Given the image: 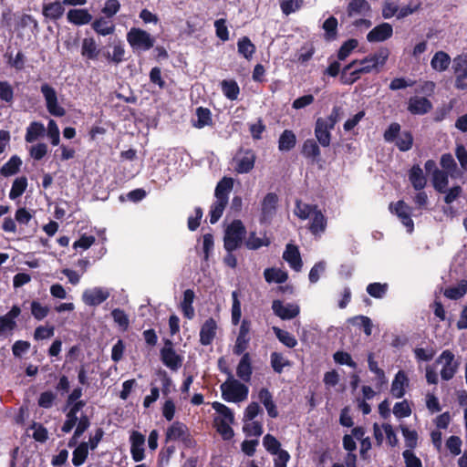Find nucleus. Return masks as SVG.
I'll use <instances>...</instances> for the list:
<instances>
[{
  "label": "nucleus",
  "instance_id": "obj_1",
  "mask_svg": "<svg viewBox=\"0 0 467 467\" xmlns=\"http://www.w3.org/2000/svg\"><path fill=\"white\" fill-rule=\"evenodd\" d=\"M221 371L228 374V379L220 386L222 398L227 402H241L247 399L249 389L246 385L234 379L232 372L227 368Z\"/></svg>",
  "mask_w": 467,
  "mask_h": 467
},
{
  "label": "nucleus",
  "instance_id": "obj_2",
  "mask_svg": "<svg viewBox=\"0 0 467 467\" xmlns=\"http://www.w3.org/2000/svg\"><path fill=\"white\" fill-rule=\"evenodd\" d=\"M246 235V228L243 222L234 219L225 229L223 247L226 252H234L240 248Z\"/></svg>",
  "mask_w": 467,
  "mask_h": 467
},
{
  "label": "nucleus",
  "instance_id": "obj_3",
  "mask_svg": "<svg viewBox=\"0 0 467 467\" xmlns=\"http://www.w3.org/2000/svg\"><path fill=\"white\" fill-rule=\"evenodd\" d=\"M126 37L134 53L145 52L154 47V37L147 31L139 27L130 28Z\"/></svg>",
  "mask_w": 467,
  "mask_h": 467
},
{
  "label": "nucleus",
  "instance_id": "obj_4",
  "mask_svg": "<svg viewBox=\"0 0 467 467\" xmlns=\"http://www.w3.org/2000/svg\"><path fill=\"white\" fill-rule=\"evenodd\" d=\"M255 160L254 150L241 148L233 159L235 163L234 171L240 174L250 172L254 167Z\"/></svg>",
  "mask_w": 467,
  "mask_h": 467
},
{
  "label": "nucleus",
  "instance_id": "obj_5",
  "mask_svg": "<svg viewBox=\"0 0 467 467\" xmlns=\"http://www.w3.org/2000/svg\"><path fill=\"white\" fill-rule=\"evenodd\" d=\"M162 364L173 371H177L182 365L183 358L176 353L170 339H164V347L160 350Z\"/></svg>",
  "mask_w": 467,
  "mask_h": 467
},
{
  "label": "nucleus",
  "instance_id": "obj_6",
  "mask_svg": "<svg viewBox=\"0 0 467 467\" xmlns=\"http://www.w3.org/2000/svg\"><path fill=\"white\" fill-rule=\"evenodd\" d=\"M389 210L391 213L397 215L401 223L407 228L408 233L414 231V223L411 219L412 208L409 206L403 200L396 202H390Z\"/></svg>",
  "mask_w": 467,
  "mask_h": 467
},
{
  "label": "nucleus",
  "instance_id": "obj_7",
  "mask_svg": "<svg viewBox=\"0 0 467 467\" xmlns=\"http://www.w3.org/2000/svg\"><path fill=\"white\" fill-rule=\"evenodd\" d=\"M279 198L275 192H268L261 202L260 223H270L276 214Z\"/></svg>",
  "mask_w": 467,
  "mask_h": 467
},
{
  "label": "nucleus",
  "instance_id": "obj_8",
  "mask_svg": "<svg viewBox=\"0 0 467 467\" xmlns=\"http://www.w3.org/2000/svg\"><path fill=\"white\" fill-rule=\"evenodd\" d=\"M41 93L46 100V107L47 111L55 117H63L66 110L63 107L58 105L57 91L47 83H44L40 88Z\"/></svg>",
  "mask_w": 467,
  "mask_h": 467
},
{
  "label": "nucleus",
  "instance_id": "obj_9",
  "mask_svg": "<svg viewBox=\"0 0 467 467\" xmlns=\"http://www.w3.org/2000/svg\"><path fill=\"white\" fill-rule=\"evenodd\" d=\"M436 362L443 364L441 370V377L445 381L454 377L460 365V363L455 360L454 354L449 349L443 350Z\"/></svg>",
  "mask_w": 467,
  "mask_h": 467
},
{
  "label": "nucleus",
  "instance_id": "obj_10",
  "mask_svg": "<svg viewBox=\"0 0 467 467\" xmlns=\"http://www.w3.org/2000/svg\"><path fill=\"white\" fill-rule=\"evenodd\" d=\"M389 57V50L387 48H381L378 52L370 54L358 60V64L360 66L358 68H365L368 71L363 74L370 73L373 70L379 71V67L385 65Z\"/></svg>",
  "mask_w": 467,
  "mask_h": 467
},
{
  "label": "nucleus",
  "instance_id": "obj_11",
  "mask_svg": "<svg viewBox=\"0 0 467 467\" xmlns=\"http://www.w3.org/2000/svg\"><path fill=\"white\" fill-rule=\"evenodd\" d=\"M452 69L455 75L454 87L457 89H467V54L454 57Z\"/></svg>",
  "mask_w": 467,
  "mask_h": 467
},
{
  "label": "nucleus",
  "instance_id": "obj_12",
  "mask_svg": "<svg viewBox=\"0 0 467 467\" xmlns=\"http://www.w3.org/2000/svg\"><path fill=\"white\" fill-rule=\"evenodd\" d=\"M108 47L112 48V52L109 50H103L102 57L107 60L109 64L119 65L126 60L125 58V45L119 38L109 40Z\"/></svg>",
  "mask_w": 467,
  "mask_h": 467
},
{
  "label": "nucleus",
  "instance_id": "obj_13",
  "mask_svg": "<svg viewBox=\"0 0 467 467\" xmlns=\"http://www.w3.org/2000/svg\"><path fill=\"white\" fill-rule=\"evenodd\" d=\"M251 330V321L244 318L241 322L239 332L235 340V344L233 348V352L236 356H240L245 353L248 348L251 337L249 336Z\"/></svg>",
  "mask_w": 467,
  "mask_h": 467
},
{
  "label": "nucleus",
  "instance_id": "obj_14",
  "mask_svg": "<svg viewBox=\"0 0 467 467\" xmlns=\"http://www.w3.org/2000/svg\"><path fill=\"white\" fill-rule=\"evenodd\" d=\"M331 125L324 120V118H317L315 123L314 133L318 143L326 148L331 143L332 134L331 131L334 130Z\"/></svg>",
  "mask_w": 467,
  "mask_h": 467
},
{
  "label": "nucleus",
  "instance_id": "obj_15",
  "mask_svg": "<svg viewBox=\"0 0 467 467\" xmlns=\"http://www.w3.org/2000/svg\"><path fill=\"white\" fill-rule=\"evenodd\" d=\"M272 309L275 316L283 320H290L296 317L300 313L299 306L296 304L284 305L280 300H274Z\"/></svg>",
  "mask_w": 467,
  "mask_h": 467
},
{
  "label": "nucleus",
  "instance_id": "obj_16",
  "mask_svg": "<svg viewBox=\"0 0 467 467\" xmlns=\"http://www.w3.org/2000/svg\"><path fill=\"white\" fill-rule=\"evenodd\" d=\"M130 453L134 462H141L144 457L145 436L140 431H133L130 437Z\"/></svg>",
  "mask_w": 467,
  "mask_h": 467
},
{
  "label": "nucleus",
  "instance_id": "obj_17",
  "mask_svg": "<svg viewBox=\"0 0 467 467\" xmlns=\"http://www.w3.org/2000/svg\"><path fill=\"white\" fill-rule=\"evenodd\" d=\"M109 297V292L101 287L87 289L82 295L83 302L89 306H97Z\"/></svg>",
  "mask_w": 467,
  "mask_h": 467
},
{
  "label": "nucleus",
  "instance_id": "obj_18",
  "mask_svg": "<svg viewBox=\"0 0 467 467\" xmlns=\"http://www.w3.org/2000/svg\"><path fill=\"white\" fill-rule=\"evenodd\" d=\"M392 35V26L389 23H381L368 33L367 40L370 43L383 42L390 38Z\"/></svg>",
  "mask_w": 467,
  "mask_h": 467
},
{
  "label": "nucleus",
  "instance_id": "obj_19",
  "mask_svg": "<svg viewBox=\"0 0 467 467\" xmlns=\"http://www.w3.org/2000/svg\"><path fill=\"white\" fill-rule=\"evenodd\" d=\"M432 103L425 97H410L408 102V110L413 115H424L431 111Z\"/></svg>",
  "mask_w": 467,
  "mask_h": 467
},
{
  "label": "nucleus",
  "instance_id": "obj_20",
  "mask_svg": "<svg viewBox=\"0 0 467 467\" xmlns=\"http://www.w3.org/2000/svg\"><path fill=\"white\" fill-rule=\"evenodd\" d=\"M358 59H355L346 65L340 75V82L343 85H352L356 81H358L360 78V75L363 74V72L368 71L365 68H356L353 71L348 73L350 69H352L356 65H358Z\"/></svg>",
  "mask_w": 467,
  "mask_h": 467
},
{
  "label": "nucleus",
  "instance_id": "obj_21",
  "mask_svg": "<svg viewBox=\"0 0 467 467\" xmlns=\"http://www.w3.org/2000/svg\"><path fill=\"white\" fill-rule=\"evenodd\" d=\"M216 321L213 317L206 319L200 329V343L202 346L211 345L216 336Z\"/></svg>",
  "mask_w": 467,
  "mask_h": 467
},
{
  "label": "nucleus",
  "instance_id": "obj_22",
  "mask_svg": "<svg viewBox=\"0 0 467 467\" xmlns=\"http://www.w3.org/2000/svg\"><path fill=\"white\" fill-rule=\"evenodd\" d=\"M283 258L295 271L298 272L302 269L303 262L301 259L299 249L296 245L288 244L283 254Z\"/></svg>",
  "mask_w": 467,
  "mask_h": 467
},
{
  "label": "nucleus",
  "instance_id": "obj_23",
  "mask_svg": "<svg viewBox=\"0 0 467 467\" xmlns=\"http://www.w3.org/2000/svg\"><path fill=\"white\" fill-rule=\"evenodd\" d=\"M195 299V293L192 289H186L183 292L182 299L180 303V309L183 317L189 320L193 319L195 317V310L193 302Z\"/></svg>",
  "mask_w": 467,
  "mask_h": 467
},
{
  "label": "nucleus",
  "instance_id": "obj_24",
  "mask_svg": "<svg viewBox=\"0 0 467 467\" xmlns=\"http://www.w3.org/2000/svg\"><path fill=\"white\" fill-rule=\"evenodd\" d=\"M234 187V179L231 177H223L217 182L214 190L216 201H222L228 203L229 194Z\"/></svg>",
  "mask_w": 467,
  "mask_h": 467
},
{
  "label": "nucleus",
  "instance_id": "obj_25",
  "mask_svg": "<svg viewBox=\"0 0 467 467\" xmlns=\"http://www.w3.org/2000/svg\"><path fill=\"white\" fill-rule=\"evenodd\" d=\"M236 368L237 377L244 382H249L253 374L251 356L248 352L243 353Z\"/></svg>",
  "mask_w": 467,
  "mask_h": 467
},
{
  "label": "nucleus",
  "instance_id": "obj_26",
  "mask_svg": "<svg viewBox=\"0 0 467 467\" xmlns=\"http://www.w3.org/2000/svg\"><path fill=\"white\" fill-rule=\"evenodd\" d=\"M21 314V309L17 305H14L10 311L4 316H0V333L6 330H14L16 327V318Z\"/></svg>",
  "mask_w": 467,
  "mask_h": 467
},
{
  "label": "nucleus",
  "instance_id": "obj_27",
  "mask_svg": "<svg viewBox=\"0 0 467 467\" xmlns=\"http://www.w3.org/2000/svg\"><path fill=\"white\" fill-rule=\"evenodd\" d=\"M318 141L314 139L306 140L301 148V154L307 160H311L312 162L318 161L321 156V150L318 145Z\"/></svg>",
  "mask_w": 467,
  "mask_h": 467
},
{
  "label": "nucleus",
  "instance_id": "obj_28",
  "mask_svg": "<svg viewBox=\"0 0 467 467\" xmlns=\"http://www.w3.org/2000/svg\"><path fill=\"white\" fill-rule=\"evenodd\" d=\"M92 15L88 9H70L67 14V19L75 26H84L91 23Z\"/></svg>",
  "mask_w": 467,
  "mask_h": 467
},
{
  "label": "nucleus",
  "instance_id": "obj_29",
  "mask_svg": "<svg viewBox=\"0 0 467 467\" xmlns=\"http://www.w3.org/2000/svg\"><path fill=\"white\" fill-rule=\"evenodd\" d=\"M103 49L98 48L97 43L93 37H85L82 40L81 55L88 60H97L99 56L102 55Z\"/></svg>",
  "mask_w": 467,
  "mask_h": 467
},
{
  "label": "nucleus",
  "instance_id": "obj_30",
  "mask_svg": "<svg viewBox=\"0 0 467 467\" xmlns=\"http://www.w3.org/2000/svg\"><path fill=\"white\" fill-rule=\"evenodd\" d=\"M327 220L323 213L317 208L311 215L309 231L313 235H320L326 231Z\"/></svg>",
  "mask_w": 467,
  "mask_h": 467
},
{
  "label": "nucleus",
  "instance_id": "obj_31",
  "mask_svg": "<svg viewBox=\"0 0 467 467\" xmlns=\"http://www.w3.org/2000/svg\"><path fill=\"white\" fill-rule=\"evenodd\" d=\"M409 181L416 191L423 190L427 185V178L420 165H413L409 171Z\"/></svg>",
  "mask_w": 467,
  "mask_h": 467
},
{
  "label": "nucleus",
  "instance_id": "obj_32",
  "mask_svg": "<svg viewBox=\"0 0 467 467\" xmlns=\"http://www.w3.org/2000/svg\"><path fill=\"white\" fill-rule=\"evenodd\" d=\"M409 385V379L403 370H399L391 383V394L397 399L405 395V387Z\"/></svg>",
  "mask_w": 467,
  "mask_h": 467
},
{
  "label": "nucleus",
  "instance_id": "obj_33",
  "mask_svg": "<svg viewBox=\"0 0 467 467\" xmlns=\"http://www.w3.org/2000/svg\"><path fill=\"white\" fill-rule=\"evenodd\" d=\"M65 12L62 2L55 1L53 3L45 4L42 9V15L52 21L60 19Z\"/></svg>",
  "mask_w": 467,
  "mask_h": 467
},
{
  "label": "nucleus",
  "instance_id": "obj_34",
  "mask_svg": "<svg viewBox=\"0 0 467 467\" xmlns=\"http://www.w3.org/2000/svg\"><path fill=\"white\" fill-rule=\"evenodd\" d=\"M371 11V6L367 0H351L347 6V14L349 17L357 15L366 16Z\"/></svg>",
  "mask_w": 467,
  "mask_h": 467
},
{
  "label": "nucleus",
  "instance_id": "obj_35",
  "mask_svg": "<svg viewBox=\"0 0 467 467\" xmlns=\"http://www.w3.org/2000/svg\"><path fill=\"white\" fill-rule=\"evenodd\" d=\"M258 398L266 409L268 416L273 419L276 418L278 416V411L269 389L266 388H262L259 390Z\"/></svg>",
  "mask_w": 467,
  "mask_h": 467
},
{
  "label": "nucleus",
  "instance_id": "obj_36",
  "mask_svg": "<svg viewBox=\"0 0 467 467\" xmlns=\"http://www.w3.org/2000/svg\"><path fill=\"white\" fill-rule=\"evenodd\" d=\"M91 28L99 36H109L114 33L115 26L107 20L106 16H100L91 22Z\"/></svg>",
  "mask_w": 467,
  "mask_h": 467
},
{
  "label": "nucleus",
  "instance_id": "obj_37",
  "mask_svg": "<svg viewBox=\"0 0 467 467\" xmlns=\"http://www.w3.org/2000/svg\"><path fill=\"white\" fill-rule=\"evenodd\" d=\"M22 160L18 155H13L1 168L0 175L3 177H10L20 171Z\"/></svg>",
  "mask_w": 467,
  "mask_h": 467
},
{
  "label": "nucleus",
  "instance_id": "obj_38",
  "mask_svg": "<svg viewBox=\"0 0 467 467\" xmlns=\"http://www.w3.org/2000/svg\"><path fill=\"white\" fill-rule=\"evenodd\" d=\"M188 428L187 426L180 421L173 422L166 431V439L167 440H184L185 436H188Z\"/></svg>",
  "mask_w": 467,
  "mask_h": 467
},
{
  "label": "nucleus",
  "instance_id": "obj_39",
  "mask_svg": "<svg viewBox=\"0 0 467 467\" xmlns=\"http://www.w3.org/2000/svg\"><path fill=\"white\" fill-rule=\"evenodd\" d=\"M237 49L239 55L247 60H251L256 51L254 44L248 36H242L238 39Z\"/></svg>",
  "mask_w": 467,
  "mask_h": 467
},
{
  "label": "nucleus",
  "instance_id": "obj_40",
  "mask_svg": "<svg viewBox=\"0 0 467 467\" xmlns=\"http://www.w3.org/2000/svg\"><path fill=\"white\" fill-rule=\"evenodd\" d=\"M296 144V136L291 130H285L278 140V149L280 151H289Z\"/></svg>",
  "mask_w": 467,
  "mask_h": 467
},
{
  "label": "nucleus",
  "instance_id": "obj_41",
  "mask_svg": "<svg viewBox=\"0 0 467 467\" xmlns=\"http://www.w3.org/2000/svg\"><path fill=\"white\" fill-rule=\"evenodd\" d=\"M432 185L441 193H445L449 183V173L442 170H435L432 174Z\"/></svg>",
  "mask_w": 467,
  "mask_h": 467
},
{
  "label": "nucleus",
  "instance_id": "obj_42",
  "mask_svg": "<svg viewBox=\"0 0 467 467\" xmlns=\"http://www.w3.org/2000/svg\"><path fill=\"white\" fill-rule=\"evenodd\" d=\"M46 133V128L43 123L33 121L26 128L25 140L28 143H32L38 138L43 137Z\"/></svg>",
  "mask_w": 467,
  "mask_h": 467
},
{
  "label": "nucleus",
  "instance_id": "obj_43",
  "mask_svg": "<svg viewBox=\"0 0 467 467\" xmlns=\"http://www.w3.org/2000/svg\"><path fill=\"white\" fill-rule=\"evenodd\" d=\"M451 63L450 56L444 51H438L431 60V66L433 69L443 72L448 69Z\"/></svg>",
  "mask_w": 467,
  "mask_h": 467
},
{
  "label": "nucleus",
  "instance_id": "obj_44",
  "mask_svg": "<svg viewBox=\"0 0 467 467\" xmlns=\"http://www.w3.org/2000/svg\"><path fill=\"white\" fill-rule=\"evenodd\" d=\"M196 117L197 119L193 121V126L197 129H202L213 124L212 112L208 108L198 107L196 109Z\"/></svg>",
  "mask_w": 467,
  "mask_h": 467
},
{
  "label": "nucleus",
  "instance_id": "obj_45",
  "mask_svg": "<svg viewBox=\"0 0 467 467\" xmlns=\"http://www.w3.org/2000/svg\"><path fill=\"white\" fill-rule=\"evenodd\" d=\"M264 277L267 283L283 284L288 279V275L281 269L270 267L264 271Z\"/></svg>",
  "mask_w": 467,
  "mask_h": 467
},
{
  "label": "nucleus",
  "instance_id": "obj_46",
  "mask_svg": "<svg viewBox=\"0 0 467 467\" xmlns=\"http://www.w3.org/2000/svg\"><path fill=\"white\" fill-rule=\"evenodd\" d=\"M223 94L230 100H235L240 94V88L234 79H224L221 82Z\"/></svg>",
  "mask_w": 467,
  "mask_h": 467
},
{
  "label": "nucleus",
  "instance_id": "obj_47",
  "mask_svg": "<svg viewBox=\"0 0 467 467\" xmlns=\"http://www.w3.org/2000/svg\"><path fill=\"white\" fill-rule=\"evenodd\" d=\"M337 19L331 16L323 23L322 28L325 31L324 38L327 41H334L337 37Z\"/></svg>",
  "mask_w": 467,
  "mask_h": 467
},
{
  "label": "nucleus",
  "instance_id": "obj_48",
  "mask_svg": "<svg viewBox=\"0 0 467 467\" xmlns=\"http://www.w3.org/2000/svg\"><path fill=\"white\" fill-rule=\"evenodd\" d=\"M467 293V280H461L456 286H450L445 289L443 295L451 300L462 298Z\"/></svg>",
  "mask_w": 467,
  "mask_h": 467
},
{
  "label": "nucleus",
  "instance_id": "obj_49",
  "mask_svg": "<svg viewBox=\"0 0 467 467\" xmlns=\"http://www.w3.org/2000/svg\"><path fill=\"white\" fill-rule=\"evenodd\" d=\"M88 456V444L87 441L80 442L73 451L72 463L78 467L82 465Z\"/></svg>",
  "mask_w": 467,
  "mask_h": 467
},
{
  "label": "nucleus",
  "instance_id": "obj_50",
  "mask_svg": "<svg viewBox=\"0 0 467 467\" xmlns=\"http://www.w3.org/2000/svg\"><path fill=\"white\" fill-rule=\"evenodd\" d=\"M27 185L28 182L26 176H21L15 179L9 192V198L11 200H16L20 197L26 192Z\"/></svg>",
  "mask_w": 467,
  "mask_h": 467
},
{
  "label": "nucleus",
  "instance_id": "obj_51",
  "mask_svg": "<svg viewBox=\"0 0 467 467\" xmlns=\"http://www.w3.org/2000/svg\"><path fill=\"white\" fill-rule=\"evenodd\" d=\"M0 100L11 106L15 100V90L12 85L6 81H0Z\"/></svg>",
  "mask_w": 467,
  "mask_h": 467
},
{
  "label": "nucleus",
  "instance_id": "obj_52",
  "mask_svg": "<svg viewBox=\"0 0 467 467\" xmlns=\"http://www.w3.org/2000/svg\"><path fill=\"white\" fill-rule=\"evenodd\" d=\"M317 209V205L303 203L300 200L296 202L295 214L302 219L306 220L314 213Z\"/></svg>",
  "mask_w": 467,
  "mask_h": 467
},
{
  "label": "nucleus",
  "instance_id": "obj_53",
  "mask_svg": "<svg viewBox=\"0 0 467 467\" xmlns=\"http://www.w3.org/2000/svg\"><path fill=\"white\" fill-rule=\"evenodd\" d=\"M269 244L270 240L268 238L257 237L255 232H251L244 242L245 247L249 250H257L263 246H268Z\"/></svg>",
  "mask_w": 467,
  "mask_h": 467
},
{
  "label": "nucleus",
  "instance_id": "obj_54",
  "mask_svg": "<svg viewBox=\"0 0 467 467\" xmlns=\"http://www.w3.org/2000/svg\"><path fill=\"white\" fill-rule=\"evenodd\" d=\"M274 331L278 340L285 347L293 348L297 345L296 338L288 331L283 330L279 327H274Z\"/></svg>",
  "mask_w": 467,
  "mask_h": 467
},
{
  "label": "nucleus",
  "instance_id": "obj_55",
  "mask_svg": "<svg viewBox=\"0 0 467 467\" xmlns=\"http://www.w3.org/2000/svg\"><path fill=\"white\" fill-rule=\"evenodd\" d=\"M396 146L400 151H408L413 144V136L410 131L404 130L395 140Z\"/></svg>",
  "mask_w": 467,
  "mask_h": 467
},
{
  "label": "nucleus",
  "instance_id": "obj_56",
  "mask_svg": "<svg viewBox=\"0 0 467 467\" xmlns=\"http://www.w3.org/2000/svg\"><path fill=\"white\" fill-rule=\"evenodd\" d=\"M214 422L216 426V431L221 434L222 438L224 441H229L234 437V432L233 428L230 426V424H232L231 422H228L225 420L218 419H215Z\"/></svg>",
  "mask_w": 467,
  "mask_h": 467
},
{
  "label": "nucleus",
  "instance_id": "obj_57",
  "mask_svg": "<svg viewBox=\"0 0 467 467\" xmlns=\"http://www.w3.org/2000/svg\"><path fill=\"white\" fill-rule=\"evenodd\" d=\"M358 46V41L356 38H350L345 41L337 51V58L338 60H345L351 52L357 48Z\"/></svg>",
  "mask_w": 467,
  "mask_h": 467
},
{
  "label": "nucleus",
  "instance_id": "obj_58",
  "mask_svg": "<svg viewBox=\"0 0 467 467\" xmlns=\"http://www.w3.org/2000/svg\"><path fill=\"white\" fill-rule=\"evenodd\" d=\"M228 203L223 202L222 201H214L211 205L209 217L212 224L216 223L222 217L223 211Z\"/></svg>",
  "mask_w": 467,
  "mask_h": 467
},
{
  "label": "nucleus",
  "instance_id": "obj_59",
  "mask_svg": "<svg viewBox=\"0 0 467 467\" xmlns=\"http://www.w3.org/2000/svg\"><path fill=\"white\" fill-rule=\"evenodd\" d=\"M5 57L7 58L8 65L16 70L21 71L25 68L26 57L22 51H18L15 57H13L12 54L6 52Z\"/></svg>",
  "mask_w": 467,
  "mask_h": 467
},
{
  "label": "nucleus",
  "instance_id": "obj_60",
  "mask_svg": "<svg viewBox=\"0 0 467 467\" xmlns=\"http://www.w3.org/2000/svg\"><path fill=\"white\" fill-rule=\"evenodd\" d=\"M388 288L389 285L387 283H370L367 286V292L374 298H382L386 295Z\"/></svg>",
  "mask_w": 467,
  "mask_h": 467
},
{
  "label": "nucleus",
  "instance_id": "obj_61",
  "mask_svg": "<svg viewBox=\"0 0 467 467\" xmlns=\"http://www.w3.org/2000/svg\"><path fill=\"white\" fill-rule=\"evenodd\" d=\"M333 358L337 364L346 365L354 369L358 367L357 363L352 359L351 355L346 351L338 350L335 352Z\"/></svg>",
  "mask_w": 467,
  "mask_h": 467
},
{
  "label": "nucleus",
  "instance_id": "obj_62",
  "mask_svg": "<svg viewBox=\"0 0 467 467\" xmlns=\"http://www.w3.org/2000/svg\"><path fill=\"white\" fill-rule=\"evenodd\" d=\"M212 407L218 414L222 416L221 420H225L228 422L234 423V415L230 408L218 401L213 402Z\"/></svg>",
  "mask_w": 467,
  "mask_h": 467
},
{
  "label": "nucleus",
  "instance_id": "obj_63",
  "mask_svg": "<svg viewBox=\"0 0 467 467\" xmlns=\"http://www.w3.org/2000/svg\"><path fill=\"white\" fill-rule=\"evenodd\" d=\"M31 314L35 319L40 321L47 317L49 313V307L47 306H42L38 301L33 300L30 304Z\"/></svg>",
  "mask_w": 467,
  "mask_h": 467
},
{
  "label": "nucleus",
  "instance_id": "obj_64",
  "mask_svg": "<svg viewBox=\"0 0 467 467\" xmlns=\"http://www.w3.org/2000/svg\"><path fill=\"white\" fill-rule=\"evenodd\" d=\"M263 445L270 454L276 453L282 450L280 441L269 433L263 438Z\"/></svg>",
  "mask_w": 467,
  "mask_h": 467
}]
</instances>
